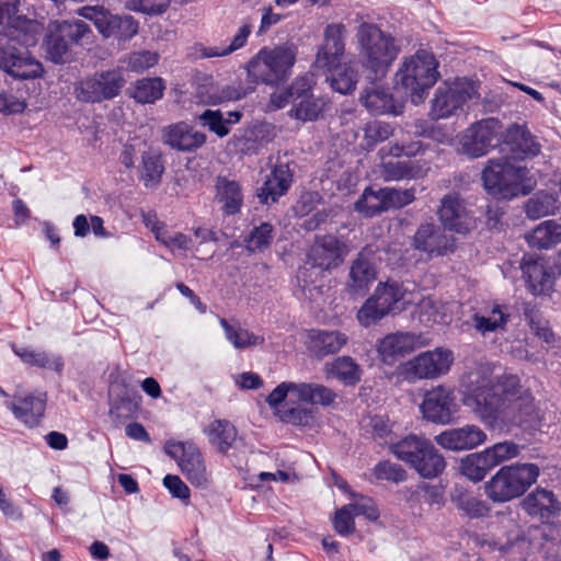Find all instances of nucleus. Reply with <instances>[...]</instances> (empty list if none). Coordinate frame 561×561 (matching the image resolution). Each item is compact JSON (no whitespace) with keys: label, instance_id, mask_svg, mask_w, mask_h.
Listing matches in <instances>:
<instances>
[{"label":"nucleus","instance_id":"nucleus-1","mask_svg":"<svg viewBox=\"0 0 561 561\" xmlns=\"http://www.w3.org/2000/svg\"><path fill=\"white\" fill-rule=\"evenodd\" d=\"M520 390L516 375H504L495 383H484L467 389L462 403L490 430H503V419L510 400Z\"/></svg>","mask_w":561,"mask_h":561},{"label":"nucleus","instance_id":"nucleus-2","mask_svg":"<svg viewBox=\"0 0 561 561\" xmlns=\"http://www.w3.org/2000/svg\"><path fill=\"white\" fill-rule=\"evenodd\" d=\"M296 58L297 47L294 44L262 47L245 65L248 81L279 87L290 78Z\"/></svg>","mask_w":561,"mask_h":561},{"label":"nucleus","instance_id":"nucleus-3","mask_svg":"<svg viewBox=\"0 0 561 561\" xmlns=\"http://www.w3.org/2000/svg\"><path fill=\"white\" fill-rule=\"evenodd\" d=\"M348 251V245L333 234L316 237L314 243L307 254L311 266L301 268L297 275L299 286L306 297L313 299L323 293V285H318L316 280L311 279L316 268L321 271L337 268L344 262Z\"/></svg>","mask_w":561,"mask_h":561},{"label":"nucleus","instance_id":"nucleus-4","mask_svg":"<svg viewBox=\"0 0 561 561\" xmlns=\"http://www.w3.org/2000/svg\"><path fill=\"white\" fill-rule=\"evenodd\" d=\"M438 66L435 55L423 48L417 49L402 62L396 73V82L401 85L413 104L424 102L430 90L439 79Z\"/></svg>","mask_w":561,"mask_h":561},{"label":"nucleus","instance_id":"nucleus-5","mask_svg":"<svg viewBox=\"0 0 561 561\" xmlns=\"http://www.w3.org/2000/svg\"><path fill=\"white\" fill-rule=\"evenodd\" d=\"M91 35V27L79 19L50 22L43 43L46 58L55 65L71 62L77 48Z\"/></svg>","mask_w":561,"mask_h":561},{"label":"nucleus","instance_id":"nucleus-6","mask_svg":"<svg viewBox=\"0 0 561 561\" xmlns=\"http://www.w3.org/2000/svg\"><path fill=\"white\" fill-rule=\"evenodd\" d=\"M389 450L401 461L414 469L423 479L439 477L446 460L434 444L424 436L410 434L389 446Z\"/></svg>","mask_w":561,"mask_h":561},{"label":"nucleus","instance_id":"nucleus-7","mask_svg":"<svg viewBox=\"0 0 561 561\" xmlns=\"http://www.w3.org/2000/svg\"><path fill=\"white\" fill-rule=\"evenodd\" d=\"M539 476L540 468L536 463L503 466L484 483V493L493 503H506L524 495Z\"/></svg>","mask_w":561,"mask_h":561},{"label":"nucleus","instance_id":"nucleus-8","mask_svg":"<svg viewBox=\"0 0 561 561\" xmlns=\"http://www.w3.org/2000/svg\"><path fill=\"white\" fill-rule=\"evenodd\" d=\"M528 169L511 163L508 157L500 161L490 160L482 171V181L485 191L497 199H512L525 196L533 190V182L528 179Z\"/></svg>","mask_w":561,"mask_h":561},{"label":"nucleus","instance_id":"nucleus-9","mask_svg":"<svg viewBox=\"0 0 561 561\" xmlns=\"http://www.w3.org/2000/svg\"><path fill=\"white\" fill-rule=\"evenodd\" d=\"M357 38L365 67L374 73V79L385 77L400 50L394 38L369 23L359 25Z\"/></svg>","mask_w":561,"mask_h":561},{"label":"nucleus","instance_id":"nucleus-10","mask_svg":"<svg viewBox=\"0 0 561 561\" xmlns=\"http://www.w3.org/2000/svg\"><path fill=\"white\" fill-rule=\"evenodd\" d=\"M522 508L531 517H538L543 526L538 528V533L542 542V549L547 553L552 547H559L561 542L559 528L551 523L552 519L559 517L561 513V503L550 490L537 486L528 493L520 503Z\"/></svg>","mask_w":561,"mask_h":561},{"label":"nucleus","instance_id":"nucleus-11","mask_svg":"<svg viewBox=\"0 0 561 561\" xmlns=\"http://www.w3.org/2000/svg\"><path fill=\"white\" fill-rule=\"evenodd\" d=\"M76 14L91 21L105 39L126 42L138 33L139 23L134 16L114 14L103 5H84L77 9Z\"/></svg>","mask_w":561,"mask_h":561},{"label":"nucleus","instance_id":"nucleus-12","mask_svg":"<svg viewBox=\"0 0 561 561\" xmlns=\"http://www.w3.org/2000/svg\"><path fill=\"white\" fill-rule=\"evenodd\" d=\"M404 291L397 282L379 283L357 312V320L364 327L375 324L387 314H396L405 309Z\"/></svg>","mask_w":561,"mask_h":561},{"label":"nucleus","instance_id":"nucleus-13","mask_svg":"<svg viewBox=\"0 0 561 561\" xmlns=\"http://www.w3.org/2000/svg\"><path fill=\"white\" fill-rule=\"evenodd\" d=\"M126 84L119 68L101 70L79 80L75 85L78 101L84 103H102L118 96Z\"/></svg>","mask_w":561,"mask_h":561},{"label":"nucleus","instance_id":"nucleus-14","mask_svg":"<svg viewBox=\"0 0 561 561\" xmlns=\"http://www.w3.org/2000/svg\"><path fill=\"white\" fill-rule=\"evenodd\" d=\"M0 71L13 80H33L43 76L44 68L26 47L19 46L11 37L0 39Z\"/></svg>","mask_w":561,"mask_h":561},{"label":"nucleus","instance_id":"nucleus-15","mask_svg":"<svg viewBox=\"0 0 561 561\" xmlns=\"http://www.w3.org/2000/svg\"><path fill=\"white\" fill-rule=\"evenodd\" d=\"M501 134L502 124L496 118L476 122L463 131L459 140L461 151L470 158L482 157L500 145Z\"/></svg>","mask_w":561,"mask_h":561},{"label":"nucleus","instance_id":"nucleus-16","mask_svg":"<svg viewBox=\"0 0 561 561\" xmlns=\"http://www.w3.org/2000/svg\"><path fill=\"white\" fill-rule=\"evenodd\" d=\"M478 98V91L473 82L466 79L456 80L451 84H443L437 88L432 100V115L435 119L447 118L457 114L471 99Z\"/></svg>","mask_w":561,"mask_h":561},{"label":"nucleus","instance_id":"nucleus-17","mask_svg":"<svg viewBox=\"0 0 561 561\" xmlns=\"http://www.w3.org/2000/svg\"><path fill=\"white\" fill-rule=\"evenodd\" d=\"M423 417L434 424L448 425L458 419L459 405L450 387L437 386L424 394L420 405Z\"/></svg>","mask_w":561,"mask_h":561},{"label":"nucleus","instance_id":"nucleus-18","mask_svg":"<svg viewBox=\"0 0 561 561\" xmlns=\"http://www.w3.org/2000/svg\"><path fill=\"white\" fill-rule=\"evenodd\" d=\"M542 414L529 390L517 391L514 400H510L503 419V428L517 426L525 432L540 428Z\"/></svg>","mask_w":561,"mask_h":561},{"label":"nucleus","instance_id":"nucleus-19","mask_svg":"<svg viewBox=\"0 0 561 561\" xmlns=\"http://www.w3.org/2000/svg\"><path fill=\"white\" fill-rule=\"evenodd\" d=\"M445 230L432 219L421 222L413 236V248L428 257L444 256L455 252V238L447 234Z\"/></svg>","mask_w":561,"mask_h":561},{"label":"nucleus","instance_id":"nucleus-20","mask_svg":"<svg viewBox=\"0 0 561 561\" xmlns=\"http://www.w3.org/2000/svg\"><path fill=\"white\" fill-rule=\"evenodd\" d=\"M453 363V354L448 350L436 348L419 354L404 365V375L413 379H433L446 374Z\"/></svg>","mask_w":561,"mask_h":561},{"label":"nucleus","instance_id":"nucleus-21","mask_svg":"<svg viewBox=\"0 0 561 561\" xmlns=\"http://www.w3.org/2000/svg\"><path fill=\"white\" fill-rule=\"evenodd\" d=\"M164 451L178 461L183 474L192 484H206V468L202 454L195 445L183 442H167Z\"/></svg>","mask_w":561,"mask_h":561},{"label":"nucleus","instance_id":"nucleus-22","mask_svg":"<svg viewBox=\"0 0 561 561\" xmlns=\"http://www.w3.org/2000/svg\"><path fill=\"white\" fill-rule=\"evenodd\" d=\"M499 146L508 160H524L540 152V146L528 128L519 124H512L501 134Z\"/></svg>","mask_w":561,"mask_h":561},{"label":"nucleus","instance_id":"nucleus-23","mask_svg":"<svg viewBox=\"0 0 561 561\" xmlns=\"http://www.w3.org/2000/svg\"><path fill=\"white\" fill-rule=\"evenodd\" d=\"M346 27L342 23L328 24L323 32V44L319 47L314 67L331 69L341 64L345 50Z\"/></svg>","mask_w":561,"mask_h":561},{"label":"nucleus","instance_id":"nucleus-24","mask_svg":"<svg viewBox=\"0 0 561 561\" xmlns=\"http://www.w3.org/2000/svg\"><path fill=\"white\" fill-rule=\"evenodd\" d=\"M488 439L486 433L474 424L443 431L434 437L442 448L451 451H466L474 449Z\"/></svg>","mask_w":561,"mask_h":561},{"label":"nucleus","instance_id":"nucleus-25","mask_svg":"<svg viewBox=\"0 0 561 561\" xmlns=\"http://www.w3.org/2000/svg\"><path fill=\"white\" fill-rule=\"evenodd\" d=\"M161 138L164 145L182 152H194L206 142V135L195 130L186 122L170 124L162 129Z\"/></svg>","mask_w":561,"mask_h":561},{"label":"nucleus","instance_id":"nucleus-26","mask_svg":"<svg viewBox=\"0 0 561 561\" xmlns=\"http://www.w3.org/2000/svg\"><path fill=\"white\" fill-rule=\"evenodd\" d=\"M437 216L442 227L446 230L463 234L470 229L469 214L457 193L446 194L440 199Z\"/></svg>","mask_w":561,"mask_h":561},{"label":"nucleus","instance_id":"nucleus-27","mask_svg":"<svg viewBox=\"0 0 561 561\" xmlns=\"http://www.w3.org/2000/svg\"><path fill=\"white\" fill-rule=\"evenodd\" d=\"M293 176L288 163H276L271 173L266 175L262 186L257 188L260 202L262 204L276 203L289 190Z\"/></svg>","mask_w":561,"mask_h":561},{"label":"nucleus","instance_id":"nucleus-28","mask_svg":"<svg viewBox=\"0 0 561 561\" xmlns=\"http://www.w3.org/2000/svg\"><path fill=\"white\" fill-rule=\"evenodd\" d=\"M523 278L527 289L535 296L547 295L551 291L556 275L551 267L543 262L533 259H523L520 263Z\"/></svg>","mask_w":561,"mask_h":561},{"label":"nucleus","instance_id":"nucleus-29","mask_svg":"<svg viewBox=\"0 0 561 561\" xmlns=\"http://www.w3.org/2000/svg\"><path fill=\"white\" fill-rule=\"evenodd\" d=\"M420 343V336L410 332H397L386 335L377 345L385 364H393L398 357L410 354Z\"/></svg>","mask_w":561,"mask_h":561},{"label":"nucleus","instance_id":"nucleus-30","mask_svg":"<svg viewBox=\"0 0 561 561\" xmlns=\"http://www.w3.org/2000/svg\"><path fill=\"white\" fill-rule=\"evenodd\" d=\"M377 277V271L365 250L360 251L350 267L347 290L354 296H365Z\"/></svg>","mask_w":561,"mask_h":561},{"label":"nucleus","instance_id":"nucleus-31","mask_svg":"<svg viewBox=\"0 0 561 561\" xmlns=\"http://www.w3.org/2000/svg\"><path fill=\"white\" fill-rule=\"evenodd\" d=\"M346 342L347 336L339 331L312 329L308 332L306 345L313 357L322 359L336 354Z\"/></svg>","mask_w":561,"mask_h":561},{"label":"nucleus","instance_id":"nucleus-32","mask_svg":"<svg viewBox=\"0 0 561 561\" xmlns=\"http://www.w3.org/2000/svg\"><path fill=\"white\" fill-rule=\"evenodd\" d=\"M7 407L12 411L15 419L32 428L37 426L44 416L46 399L34 394L14 397V401L8 402Z\"/></svg>","mask_w":561,"mask_h":561},{"label":"nucleus","instance_id":"nucleus-33","mask_svg":"<svg viewBox=\"0 0 561 561\" xmlns=\"http://www.w3.org/2000/svg\"><path fill=\"white\" fill-rule=\"evenodd\" d=\"M164 171V159L159 149L148 148L141 152L138 178L146 188H157L161 183Z\"/></svg>","mask_w":561,"mask_h":561},{"label":"nucleus","instance_id":"nucleus-34","mask_svg":"<svg viewBox=\"0 0 561 561\" xmlns=\"http://www.w3.org/2000/svg\"><path fill=\"white\" fill-rule=\"evenodd\" d=\"M360 102L373 115H398L402 110V105L394 100L389 89L382 87L367 89L360 96Z\"/></svg>","mask_w":561,"mask_h":561},{"label":"nucleus","instance_id":"nucleus-35","mask_svg":"<svg viewBox=\"0 0 561 561\" xmlns=\"http://www.w3.org/2000/svg\"><path fill=\"white\" fill-rule=\"evenodd\" d=\"M216 198L222 204L221 210L227 216L238 214L243 204L240 184L234 180L219 175L216 179Z\"/></svg>","mask_w":561,"mask_h":561},{"label":"nucleus","instance_id":"nucleus-36","mask_svg":"<svg viewBox=\"0 0 561 561\" xmlns=\"http://www.w3.org/2000/svg\"><path fill=\"white\" fill-rule=\"evenodd\" d=\"M165 83L162 78H141L127 90L129 98L139 104H153L163 98Z\"/></svg>","mask_w":561,"mask_h":561},{"label":"nucleus","instance_id":"nucleus-37","mask_svg":"<svg viewBox=\"0 0 561 561\" xmlns=\"http://www.w3.org/2000/svg\"><path fill=\"white\" fill-rule=\"evenodd\" d=\"M325 371L345 386H355L362 378L360 366L350 356L336 357L331 363H328Z\"/></svg>","mask_w":561,"mask_h":561},{"label":"nucleus","instance_id":"nucleus-38","mask_svg":"<svg viewBox=\"0 0 561 561\" xmlns=\"http://www.w3.org/2000/svg\"><path fill=\"white\" fill-rule=\"evenodd\" d=\"M205 433L208 436L209 443L216 446L221 454H226L237 438V428L228 420L213 421Z\"/></svg>","mask_w":561,"mask_h":561},{"label":"nucleus","instance_id":"nucleus-39","mask_svg":"<svg viewBox=\"0 0 561 561\" xmlns=\"http://www.w3.org/2000/svg\"><path fill=\"white\" fill-rule=\"evenodd\" d=\"M337 399V393L321 383L299 382V402L312 405L333 407Z\"/></svg>","mask_w":561,"mask_h":561},{"label":"nucleus","instance_id":"nucleus-40","mask_svg":"<svg viewBox=\"0 0 561 561\" xmlns=\"http://www.w3.org/2000/svg\"><path fill=\"white\" fill-rule=\"evenodd\" d=\"M15 355H18L25 364L51 369L60 374L64 369V360L60 355L49 354L47 352H36L30 347L12 346Z\"/></svg>","mask_w":561,"mask_h":561},{"label":"nucleus","instance_id":"nucleus-41","mask_svg":"<svg viewBox=\"0 0 561 561\" xmlns=\"http://www.w3.org/2000/svg\"><path fill=\"white\" fill-rule=\"evenodd\" d=\"M456 508L470 519H478L489 515V504L468 491H458L451 495Z\"/></svg>","mask_w":561,"mask_h":561},{"label":"nucleus","instance_id":"nucleus-42","mask_svg":"<svg viewBox=\"0 0 561 561\" xmlns=\"http://www.w3.org/2000/svg\"><path fill=\"white\" fill-rule=\"evenodd\" d=\"M383 187L374 190L368 186L364 190L359 198L354 204V210L366 218H371L387 211L386 198H383Z\"/></svg>","mask_w":561,"mask_h":561},{"label":"nucleus","instance_id":"nucleus-43","mask_svg":"<svg viewBox=\"0 0 561 561\" xmlns=\"http://www.w3.org/2000/svg\"><path fill=\"white\" fill-rule=\"evenodd\" d=\"M492 469L484 450L465 456L459 465L460 473L473 482L482 481Z\"/></svg>","mask_w":561,"mask_h":561},{"label":"nucleus","instance_id":"nucleus-44","mask_svg":"<svg viewBox=\"0 0 561 561\" xmlns=\"http://www.w3.org/2000/svg\"><path fill=\"white\" fill-rule=\"evenodd\" d=\"M311 80L308 76H300L296 78L289 88L284 92L272 94V102L276 107L282 108L289 103L298 101L302 98L311 95Z\"/></svg>","mask_w":561,"mask_h":561},{"label":"nucleus","instance_id":"nucleus-45","mask_svg":"<svg viewBox=\"0 0 561 561\" xmlns=\"http://www.w3.org/2000/svg\"><path fill=\"white\" fill-rule=\"evenodd\" d=\"M523 316L536 336L548 344L554 343V333L549 325V321L542 317L535 304L525 302L523 305Z\"/></svg>","mask_w":561,"mask_h":561},{"label":"nucleus","instance_id":"nucleus-46","mask_svg":"<svg viewBox=\"0 0 561 561\" xmlns=\"http://www.w3.org/2000/svg\"><path fill=\"white\" fill-rule=\"evenodd\" d=\"M219 323L225 331L226 339L238 350L264 343L263 336L255 335L253 332L241 327L231 325L225 318H221Z\"/></svg>","mask_w":561,"mask_h":561},{"label":"nucleus","instance_id":"nucleus-47","mask_svg":"<svg viewBox=\"0 0 561 561\" xmlns=\"http://www.w3.org/2000/svg\"><path fill=\"white\" fill-rule=\"evenodd\" d=\"M510 320V314L506 313L502 306L494 305L491 309V317L481 314H473L472 321L474 329L482 335H485L497 330H504Z\"/></svg>","mask_w":561,"mask_h":561},{"label":"nucleus","instance_id":"nucleus-48","mask_svg":"<svg viewBox=\"0 0 561 561\" xmlns=\"http://www.w3.org/2000/svg\"><path fill=\"white\" fill-rule=\"evenodd\" d=\"M324 70L332 72L329 80L330 85L334 91L341 94H348L355 90L358 75L357 71H355L352 67H342L340 64L335 68Z\"/></svg>","mask_w":561,"mask_h":561},{"label":"nucleus","instance_id":"nucleus-49","mask_svg":"<svg viewBox=\"0 0 561 561\" xmlns=\"http://www.w3.org/2000/svg\"><path fill=\"white\" fill-rule=\"evenodd\" d=\"M421 173V167L411 160L388 161L382 163V174L387 181L416 179Z\"/></svg>","mask_w":561,"mask_h":561},{"label":"nucleus","instance_id":"nucleus-50","mask_svg":"<svg viewBox=\"0 0 561 561\" xmlns=\"http://www.w3.org/2000/svg\"><path fill=\"white\" fill-rule=\"evenodd\" d=\"M530 243L539 249H549L561 242V225L553 220L543 221L530 236Z\"/></svg>","mask_w":561,"mask_h":561},{"label":"nucleus","instance_id":"nucleus-51","mask_svg":"<svg viewBox=\"0 0 561 561\" xmlns=\"http://www.w3.org/2000/svg\"><path fill=\"white\" fill-rule=\"evenodd\" d=\"M274 239V227L270 222H262L254 227L244 238L245 248L249 252H262L268 249Z\"/></svg>","mask_w":561,"mask_h":561},{"label":"nucleus","instance_id":"nucleus-52","mask_svg":"<svg viewBox=\"0 0 561 561\" xmlns=\"http://www.w3.org/2000/svg\"><path fill=\"white\" fill-rule=\"evenodd\" d=\"M290 116L302 122L316 121L323 111L324 102L313 94L291 103Z\"/></svg>","mask_w":561,"mask_h":561},{"label":"nucleus","instance_id":"nucleus-53","mask_svg":"<svg viewBox=\"0 0 561 561\" xmlns=\"http://www.w3.org/2000/svg\"><path fill=\"white\" fill-rule=\"evenodd\" d=\"M557 208V198L546 192L536 193L526 203V215L530 219H538L548 216Z\"/></svg>","mask_w":561,"mask_h":561},{"label":"nucleus","instance_id":"nucleus-54","mask_svg":"<svg viewBox=\"0 0 561 561\" xmlns=\"http://www.w3.org/2000/svg\"><path fill=\"white\" fill-rule=\"evenodd\" d=\"M524 446H520L512 440L499 442L484 449L492 468L501 465L502 462L508 461L520 455V450Z\"/></svg>","mask_w":561,"mask_h":561},{"label":"nucleus","instance_id":"nucleus-55","mask_svg":"<svg viewBox=\"0 0 561 561\" xmlns=\"http://www.w3.org/2000/svg\"><path fill=\"white\" fill-rule=\"evenodd\" d=\"M289 397V401L299 402V383L283 381L267 396L266 402L272 410H279L282 403Z\"/></svg>","mask_w":561,"mask_h":561},{"label":"nucleus","instance_id":"nucleus-56","mask_svg":"<svg viewBox=\"0 0 561 561\" xmlns=\"http://www.w3.org/2000/svg\"><path fill=\"white\" fill-rule=\"evenodd\" d=\"M393 133L390 124L374 121L364 128V148L373 150L378 144L387 140Z\"/></svg>","mask_w":561,"mask_h":561},{"label":"nucleus","instance_id":"nucleus-57","mask_svg":"<svg viewBox=\"0 0 561 561\" xmlns=\"http://www.w3.org/2000/svg\"><path fill=\"white\" fill-rule=\"evenodd\" d=\"M377 480H386L392 483H400L408 479V472L398 463L389 460L379 461L373 469Z\"/></svg>","mask_w":561,"mask_h":561},{"label":"nucleus","instance_id":"nucleus-58","mask_svg":"<svg viewBox=\"0 0 561 561\" xmlns=\"http://www.w3.org/2000/svg\"><path fill=\"white\" fill-rule=\"evenodd\" d=\"M198 121L219 138H224L230 133V127L226 126L225 117L220 110L207 108L198 116Z\"/></svg>","mask_w":561,"mask_h":561},{"label":"nucleus","instance_id":"nucleus-59","mask_svg":"<svg viewBox=\"0 0 561 561\" xmlns=\"http://www.w3.org/2000/svg\"><path fill=\"white\" fill-rule=\"evenodd\" d=\"M159 55L150 50L133 51L127 58V68L134 72H142L156 66Z\"/></svg>","mask_w":561,"mask_h":561},{"label":"nucleus","instance_id":"nucleus-60","mask_svg":"<svg viewBox=\"0 0 561 561\" xmlns=\"http://www.w3.org/2000/svg\"><path fill=\"white\" fill-rule=\"evenodd\" d=\"M170 3L171 0H127V7L130 10L148 15L163 14Z\"/></svg>","mask_w":561,"mask_h":561},{"label":"nucleus","instance_id":"nucleus-61","mask_svg":"<svg viewBox=\"0 0 561 561\" xmlns=\"http://www.w3.org/2000/svg\"><path fill=\"white\" fill-rule=\"evenodd\" d=\"M383 193L388 210L391 208L404 207L415 199L413 188L401 191L391 187H383Z\"/></svg>","mask_w":561,"mask_h":561},{"label":"nucleus","instance_id":"nucleus-62","mask_svg":"<svg viewBox=\"0 0 561 561\" xmlns=\"http://www.w3.org/2000/svg\"><path fill=\"white\" fill-rule=\"evenodd\" d=\"M334 530L343 537H346L355 531L354 514L352 508L343 506L335 512L333 518Z\"/></svg>","mask_w":561,"mask_h":561},{"label":"nucleus","instance_id":"nucleus-63","mask_svg":"<svg viewBox=\"0 0 561 561\" xmlns=\"http://www.w3.org/2000/svg\"><path fill=\"white\" fill-rule=\"evenodd\" d=\"M277 415L283 422L299 426L309 425L312 419L311 411L301 407H293L278 410Z\"/></svg>","mask_w":561,"mask_h":561},{"label":"nucleus","instance_id":"nucleus-64","mask_svg":"<svg viewBox=\"0 0 561 561\" xmlns=\"http://www.w3.org/2000/svg\"><path fill=\"white\" fill-rule=\"evenodd\" d=\"M247 94V89L241 85H225L209 95V103L216 105L224 102L238 101L244 98Z\"/></svg>","mask_w":561,"mask_h":561}]
</instances>
